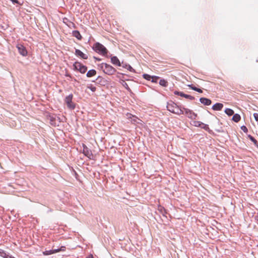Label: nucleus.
Segmentation results:
<instances>
[{"mask_svg": "<svg viewBox=\"0 0 258 258\" xmlns=\"http://www.w3.org/2000/svg\"><path fill=\"white\" fill-rule=\"evenodd\" d=\"M102 79V78L101 76H98L95 80L92 81L93 82H95L96 81H99V82H101V80Z\"/></svg>", "mask_w": 258, "mask_h": 258, "instance_id": "nucleus-38", "label": "nucleus"}, {"mask_svg": "<svg viewBox=\"0 0 258 258\" xmlns=\"http://www.w3.org/2000/svg\"><path fill=\"white\" fill-rule=\"evenodd\" d=\"M240 128L241 129V130H242V131L245 133H247L248 132V129L246 127V126L244 125H242L241 127H240Z\"/></svg>", "mask_w": 258, "mask_h": 258, "instance_id": "nucleus-33", "label": "nucleus"}, {"mask_svg": "<svg viewBox=\"0 0 258 258\" xmlns=\"http://www.w3.org/2000/svg\"><path fill=\"white\" fill-rule=\"evenodd\" d=\"M92 49L97 53L101 54L103 56L107 57V54L108 52L107 49L106 47L99 42L95 43Z\"/></svg>", "mask_w": 258, "mask_h": 258, "instance_id": "nucleus-2", "label": "nucleus"}, {"mask_svg": "<svg viewBox=\"0 0 258 258\" xmlns=\"http://www.w3.org/2000/svg\"><path fill=\"white\" fill-rule=\"evenodd\" d=\"M158 80H159V84L160 85H161V79H160V78L159 77L152 76V78H151V81L152 82L156 83V82H157Z\"/></svg>", "mask_w": 258, "mask_h": 258, "instance_id": "nucleus-26", "label": "nucleus"}, {"mask_svg": "<svg viewBox=\"0 0 258 258\" xmlns=\"http://www.w3.org/2000/svg\"><path fill=\"white\" fill-rule=\"evenodd\" d=\"M83 153L84 154V155L88 157L90 159H92L93 155L91 150L90 149H89L87 147V146L84 144H83Z\"/></svg>", "mask_w": 258, "mask_h": 258, "instance_id": "nucleus-8", "label": "nucleus"}, {"mask_svg": "<svg viewBox=\"0 0 258 258\" xmlns=\"http://www.w3.org/2000/svg\"><path fill=\"white\" fill-rule=\"evenodd\" d=\"M169 85V89L171 90L174 86V84L171 83L169 84V83L166 79L162 78V87H167Z\"/></svg>", "mask_w": 258, "mask_h": 258, "instance_id": "nucleus-16", "label": "nucleus"}, {"mask_svg": "<svg viewBox=\"0 0 258 258\" xmlns=\"http://www.w3.org/2000/svg\"><path fill=\"white\" fill-rule=\"evenodd\" d=\"M66 76H67V77H69L70 78H72V77H71V75H70V74H67V75H66Z\"/></svg>", "mask_w": 258, "mask_h": 258, "instance_id": "nucleus-45", "label": "nucleus"}, {"mask_svg": "<svg viewBox=\"0 0 258 258\" xmlns=\"http://www.w3.org/2000/svg\"><path fill=\"white\" fill-rule=\"evenodd\" d=\"M122 85L124 88L128 91H131V90L129 86H128L127 84L124 82H123V83L122 84Z\"/></svg>", "mask_w": 258, "mask_h": 258, "instance_id": "nucleus-34", "label": "nucleus"}, {"mask_svg": "<svg viewBox=\"0 0 258 258\" xmlns=\"http://www.w3.org/2000/svg\"><path fill=\"white\" fill-rule=\"evenodd\" d=\"M254 219L256 221L258 224V215H256L254 216Z\"/></svg>", "mask_w": 258, "mask_h": 258, "instance_id": "nucleus-40", "label": "nucleus"}, {"mask_svg": "<svg viewBox=\"0 0 258 258\" xmlns=\"http://www.w3.org/2000/svg\"><path fill=\"white\" fill-rule=\"evenodd\" d=\"M73 36L74 37H75L76 38H77L78 40H81L82 39V36L80 34V33L79 32V31L78 30H74L73 31Z\"/></svg>", "mask_w": 258, "mask_h": 258, "instance_id": "nucleus-22", "label": "nucleus"}, {"mask_svg": "<svg viewBox=\"0 0 258 258\" xmlns=\"http://www.w3.org/2000/svg\"><path fill=\"white\" fill-rule=\"evenodd\" d=\"M185 108V107H184L183 106L177 104V107H175L174 109V112H173V113L177 115L184 114Z\"/></svg>", "mask_w": 258, "mask_h": 258, "instance_id": "nucleus-10", "label": "nucleus"}, {"mask_svg": "<svg viewBox=\"0 0 258 258\" xmlns=\"http://www.w3.org/2000/svg\"><path fill=\"white\" fill-rule=\"evenodd\" d=\"M162 193H163L167 197H169L173 193L170 189V187H165L164 190L162 189Z\"/></svg>", "mask_w": 258, "mask_h": 258, "instance_id": "nucleus-17", "label": "nucleus"}, {"mask_svg": "<svg viewBox=\"0 0 258 258\" xmlns=\"http://www.w3.org/2000/svg\"><path fill=\"white\" fill-rule=\"evenodd\" d=\"M96 74V70L94 69H92L89 70L86 74V76L88 78L92 77L94 76H95Z\"/></svg>", "mask_w": 258, "mask_h": 258, "instance_id": "nucleus-23", "label": "nucleus"}, {"mask_svg": "<svg viewBox=\"0 0 258 258\" xmlns=\"http://www.w3.org/2000/svg\"><path fill=\"white\" fill-rule=\"evenodd\" d=\"M241 119V116L238 113H234L232 118V120L235 122H239Z\"/></svg>", "mask_w": 258, "mask_h": 258, "instance_id": "nucleus-20", "label": "nucleus"}, {"mask_svg": "<svg viewBox=\"0 0 258 258\" xmlns=\"http://www.w3.org/2000/svg\"><path fill=\"white\" fill-rule=\"evenodd\" d=\"M162 95L163 96V95H164V94H163V93H162Z\"/></svg>", "mask_w": 258, "mask_h": 258, "instance_id": "nucleus-47", "label": "nucleus"}, {"mask_svg": "<svg viewBox=\"0 0 258 258\" xmlns=\"http://www.w3.org/2000/svg\"><path fill=\"white\" fill-rule=\"evenodd\" d=\"M75 54L77 56H78L79 57H80L81 58H82L83 59H88V55L87 54L84 53L83 52H82L79 49H76V50H75Z\"/></svg>", "mask_w": 258, "mask_h": 258, "instance_id": "nucleus-15", "label": "nucleus"}, {"mask_svg": "<svg viewBox=\"0 0 258 258\" xmlns=\"http://www.w3.org/2000/svg\"><path fill=\"white\" fill-rule=\"evenodd\" d=\"M254 145L258 148V142L256 141Z\"/></svg>", "mask_w": 258, "mask_h": 258, "instance_id": "nucleus-42", "label": "nucleus"}, {"mask_svg": "<svg viewBox=\"0 0 258 258\" xmlns=\"http://www.w3.org/2000/svg\"><path fill=\"white\" fill-rule=\"evenodd\" d=\"M190 89L195 91L196 92H198L199 93H202L203 92V90L201 88H197L195 86H194L193 84H188L187 85Z\"/></svg>", "mask_w": 258, "mask_h": 258, "instance_id": "nucleus-19", "label": "nucleus"}, {"mask_svg": "<svg viewBox=\"0 0 258 258\" xmlns=\"http://www.w3.org/2000/svg\"><path fill=\"white\" fill-rule=\"evenodd\" d=\"M177 107V104L172 101L167 102L166 108L170 112L173 113L174 112V109L175 107Z\"/></svg>", "mask_w": 258, "mask_h": 258, "instance_id": "nucleus-11", "label": "nucleus"}, {"mask_svg": "<svg viewBox=\"0 0 258 258\" xmlns=\"http://www.w3.org/2000/svg\"><path fill=\"white\" fill-rule=\"evenodd\" d=\"M73 95L72 94H70L67 96L64 99V101L66 103L67 106L71 109H74L75 108V104L72 102Z\"/></svg>", "mask_w": 258, "mask_h": 258, "instance_id": "nucleus-4", "label": "nucleus"}, {"mask_svg": "<svg viewBox=\"0 0 258 258\" xmlns=\"http://www.w3.org/2000/svg\"><path fill=\"white\" fill-rule=\"evenodd\" d=\"M199 101L205 106H209L212 104V100L207 97H202L200 98Z\"/></svg>", "mask_w": 258, "mask_h": 258, "instance_id": "nucleus-12", "label": "nucleus"}, {"mask_svg": "<svg viewBox=\"0 0 258 258\" xmlns=\"http://www.w3.org/2000/svg\"><path fill=\"white\" fill-rule=\"evenodd\" d=\"M66 250V247L61 246L59 248H55L51 250H45L43 252V254L44 255H48L53 253L58 252L59 251H64Z\"/></svg>", "mask_w": 258, "mask_h": 258, "instance_id": "nucleus-5", "label": "nucleus"}, {"mask_svg": "<svg viewBox=\"0 0 258 258\" xmlns=\"http://www.w3.org/2000/svg\"><path fill=\"white\" fill-rule=\"evenodd\" d=\"M57 119L58 120L59 122H60V121H60V118L59 117H57Z\"/></svg>", "mask_w": 258, "mask_h": 258, "instance_id": "nucleus-43", "label": "nucleus"}, {"mask_svg": "<svg viewBox=\"0 0 258 258\" xmlns=\"http://www.w3.org/2000/svg\"><path fill=\"white\" fill-rule=\"evenodd\" d=\"M56 118L55 116H49L50 123L52 125H53V126H56V125L58 126V124L56 125Z\"/></svg>", "mask_w": 258, "mask_h": 258, "instance_id": "nucleus-25", "label": "nucleus"}, {"mask_svg": "<svg viewBox=\"0 0 258 258\" xmlns=\"http://www.w3.org/2000/svg\"><path fill=\"white\" fill-rule=\"evenodd\" d=\"M88 88L90 89L92 92H95L96 90V88L95 87L93 86L92 85H90L87 87Z\"/></svg>", "mask_w": 258, "mask_h": 258, "instance_id": "nucleus-35", "label": "nucleus"}, {"mask_svg": "<svg viewBox=\"0 0 258 258\" xmlns=\"http://www.w3.org/2000/svg\"><path fill=\"white\" fill-rule=\"evenodd\" d=\"M143 76L145 79L148 80V81H150L151 78H152V76H151L148 74H144L143 75Z\"/></svg>", "mask_w": 258, "mask_h": 258, "instance_id": "nucleus-31", "label": "nucleus"}, {"mask_svg": "<svg viewBox=\"0 0 258 258\" xmlns=\"http://www.w3.org/2000/svg\"><path fill=\"white\" fill-rule=\"evenodd\" d=\"M191 124L196 127H201V128L207 131L210 134H213V131L209 128V125L205 124L202 121L195 120L193 121Z\"/></svg>", "mask_w": 258, "mask_h": 258, "instance_id": "nucleus-3", "label": "nucleus"}, {"mask_svg": "<svg viewBox=\"0 0 258 258\" xmlns=\"http://www.w3.org/2000/svg\"><path fill=\"white\" fill-rule=\"evenodd\" d=\"M224 112L228 116H230L234 113L233 110L229 108H226L224 110Z\"/></svg>", "mask_w": 258, "mask_h": 258, "instance_id": "nucleus-24", "label": "nucleus"}, {"mask_svg": "<svg viewBox=\"0 0 258 258\" xmlns=\"http://www.w3.org/2000/svg\"><path fill=\"white\" fill-rule=\"evenodd\" d=\"M5 258H15L14 256H13L11 255H10L9 253H7L6 255V256H5Z\"/></svg>", "mask_w": 258, "mask_h": 258, "instance_id": "nucleus-39", "label": "nucleus"}, {"mask_svg": "<svg viewBox=\"0 0 258 258\" xmlns=\"http://www.w3.org/2000/svg\"><path fill=\"white\" fill-rule=\"evenodd\" d=\"M94 58L95 60H97V61H100V60H101V58H99L96 57H95V56H94Z\"/></svg>", "mask_w": 258, "mask_h": 258, "instance_id": "nucleus-41", "label": "nucleus"}, {"mask_svg": "<svg viewBox=\"0 0 258 258\" xmlns=\"http://www.w3.org/2000/svg\"><path fill=\"white\" fill-rule=\"evenodd\" d=\"M111 62L113 65L119 67L121 66V62H120L119 59L116 56H113L111 57Z\"/></svg>", "mask_w": 258, "mask_h": 258, "instance_id": "nucleus-14", "label": "nucleus"}, {"mask_svg": "<svg viewBox=\"0 0 258 258\" xmlns=\"http://www.w3.org/2000/svg\"><path fill=\"white\" fill-rule=\"evenodd\" d=\"M253 116L255 121H258V113H254Z\"/></svg>", "mask_w": 258, "mask_h": 258, "instance_id": "nucleus-37", "label": "nucleus"}, {"mask_svg": "<svg viewBox=\"0 0 258 258\" xmlns=\"http://www.w3.org/2000/svg\"><path fill=\"white\" fill-rule=\"evenodd\" d=\"M224 106V105L222 103L216 102L212 107V109L215 111L221 110Z\"/></svg>", "mask_w": 258, "mask_h": 258, "instance_id": "nucleus-13", "label": "nucleus"}, {"mask_svg": "<svg viewBox=\"0 0 258 258\" xmlns=\"http://www.w3.org/2000/svg\"><path fill=\"white\" fill-rule=\"evenodd\" d=\"M174 95L179 96L181 97H184L186 99L189 100H193L195 99V97L193 96H191L189 94H187L184 93L183 92L179 91H174Z\"/></svg>", "mask_w": 258, "mask_h": 258, "instance_id": "nucleus-6", "label": "nucleus"}, {"mask_svg": "<svg viewBox=\"0 0 258 258\" xmlns=\"http://www.w3.org/2000/svg\"><path fill=\"white\" fill-rule=\"evenodd\" d=\"M16 47L18 50L19 53L23 56H26L27 55V50L25 47H24L22 44H18Z\"/></svg>", "mask_w": 258, "mask_h": 258, "instance_id": "nucleus-9", "label": "nucleus"}, {"mask_svg": "<svg viewBox=\"0 0 258 258\" xmlns=\"http://www.w3.org/2000/svg\"><path fill=\"white\" fill-rule=\"evenodd\" d=\"M13 4H18L19 5H22V4H21L18 0H10Z\"/></svg>", "mask_w": 258, "mask_h": 258, "instance_id": "nucleus-36", "label": "nucleus"}, {"mask_svg": "<svg viewBox=\"0 0 258 258\" xmlns=\"http://www.w3.org/2000/svg\"><path fill=\"white\" fill-rule=\"evenodd\" d=\"M247 138L249 139V140L252 142L253 144L255 143V142L257 141L256 139L251 135H247Z\"/></svg>", "mask_w": 258, "mask_h": 258, "instance_id": "nucleus-30", "label": "nucleus"}, {"mask_svg": "<svg viewBox=\"0 0 258 258\" xmlns=\"http://www.w3.org/2000/svg\"><path fill=\"white\" fill-rule=\"evenodd\" d=\"M184 114H185L188 118L191 119H196L198 116V114L195 113L192 110L185 108Z\"/></svg>", "mask_w": 258, "mask_h": 258, "instance_id": "nucleus-7", "label": "nucleus"}, {"mask_svg": "<svg viewBox=\"0 0 258 258\" xmlns=\"http://www.w3.org/2000/svg\"><path fill=\"white\" fill-rule=\"evenodd\" d=\"M7 254V253L5 251L0 248V256L5 258Z\"/></svg>", "mask_w": 258, "mask_h": 258, "instance_id": "nucleus-32", "label": "nucleus"}, {"mask_svg": "<svg viewBox=\"0 0 258 258\" xmlns=\"http://www.w3.org/2000/svg\"><path fill=\"white\" fill-rule=\"evenodd\" d=\"M82 63L79 61L75 62L73 66L74 70L78 71L80 70L81 66H82Z\"/></svg>", "mask_w": 258, "mask_h": 258, "instance_id": "nucleus-21", "label": "nucleus"}, {"mask_svg": "<svg viewBox=\"0 0 258 258\" xmlns=\"http://www.w3.org/2000/svg\"><path fill=\"white\" fill-rule=\"evenodd\" d=\"M162 139L163 138V137H164L165 138H166V134H162Z\"/></svg>", "mask_w": 258, "mask_h": 258, "instance_id": "nucleus-44", "label": "nucleus"}, {"mask_svg": "<svg viewBox=\"0 0 258 258\" xmlns=\"http://www.w3.org/2000/svg\"><path fill=\"white\" fill-rule=\"evenodd\" d=\"M121 67L131 72H135V70L129 64L124 62L123 61L121 62Z\"/></svg>", "mask_w": 258, "mask_h": 258, "instance_id": "nucleus-18", "label": "nucleus"}, {"mask_svg": "<svg viewBox=\"0 0 258 258\" xmlns=\"http://www.w3.org/2000/svg\"><path fill=\"white\" fill-rule=\"evenodd\" d=\"M87 70V67L86 66L82 64V66H81V68L78 71L80 72L81 74H84L86 72Z\"/></svg>", "mask_w": 258, "mask_h": 258, "instance_id": "nucleus-28", "label": "nucleus"}, {"mask_svg": "<svg viewBox=\"0 0 258 258\" xmlns=\"http://www.w3.org/2000/svg\"><path fill=\"white\" fill-rule=\"evenodd\" d=\"M167 213V212L166 210L165 209V208L163 207H162V222H163L164 221V219H168L167 217L166 216Z\"/></svg>", "mask_w": 258, "mask_h": 258, "instance_id": "nucleus-27", "label": "nucleus"}, {"mask_svg": "<svg viewBox=\"0 0 258 258\" xmlns=\"http://www.w3.org/2000/svg\"><path fill=\"white\" fill-rule=\"evenodd\" d=\"M170 182V180L166 177L162 176V188L164 186V184L168 183Z\"/></svg>", "mask_w": 258, "mask_h": 258, "instance_id": "nucleus-29", "label": "nucleus"}, {"mask_svg": "<svg viewBox=\"0 0 258 258\" xmlns=\"http://www.w3.org/2000/svg\"><path fill=\"white\" fill-rule=\"evenodd\" d=\"M98 67L104 73L109 76L113 75L116 71L114 68L107 63L103 62L98 64Z\"/></svg>", "mask_w": 258, "mask_h": 258, "instance_id": "nucleus-1", "label": "nucleus"}, {"mask_svg": "<svg viewBox=\"0 0 258 258\" xmlns=\"http://www.w3.org/2000/svg\"><path fill=\"white\" fill-rule=\"evenodd\" d=\"M158 211L159 212H161V209H160V207L158 208Z\"/></svg>", "mask_w": 258, "mask_h": 258, "instance_id": "nucleus-46", "label": "nucleus"}]
</instances>
